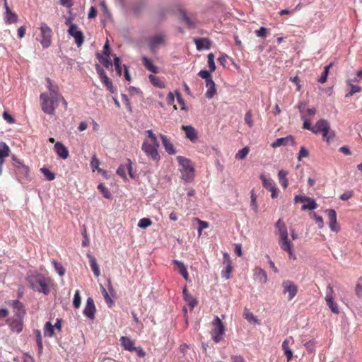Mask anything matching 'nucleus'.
<instances>
[{"label":"nucleus","instance_id":"f257e3e1","mask_svg":"<svg viewBox=\"0 0 362 362\" xmlns=\"http://www.w3.org/2000/svg\"><path fill=\"white\" fill-rule=\"evenodd\" d=\"M47 88L48 93H42L40 95V100L41 102V107L42 111L50 115H53L55 113V110L59 105L60 101L62 102L64 105V108H67V102L64 98L59 93V89L57 85L53 83L52 81L49 78H46Z\"/></svg>","mask_w":362,"mask_h":362},{"label":"nucleus","instance_id":"f03ea898","mask_svg":"<svg viewBox=\"0 0 362 362\" xmlns=\"http://www.w3.org/2000/svg\"><path fill=\"white\" fill-rule=\"evenodd\" d=\"M27 281L30 287L39 293L48 295L50 292L52 279L40 273H31L27 276Z\"/></svg>","mask_w":362,"mask_h":362},{"label":"nucleus","instance_id":"7ed1b4c3","mask_svg":"<svg viewBox=\"0 0 362 362\" xmlns=\"http://www.w3.org/2000/svg\"><path fill=\"white\" fill-rule=\"evenodd\" d=\"M276 228L279 235V244L281 249L288 252L290 259H296V257L293 250V243L288 239L286 224L281 219H279L276 223Z\"/></svg>","mask_w":362,"mask_h":362},{"label":"nucleus","instance_id":"20e7f679","mask_svg":"<svg viewBox=\"0 0 362 362\" xmlns=\"http://www.w3.org/2000/svg\"><path fill=\"white\" fill-rule=\"evenodd\" d=\"M312 132L313 134H321L323 139L329 143L335 136V133L331 129L330 124L327 119H320L313 126Z\"/></svg>","mask_w":362,"mask_h":362},{"label":"nucleus","instance_id":"39448f33","mask_svg":"<svg viewBox=\"0 0 362 362\" xmlns=\"http://www.w3.org/2000/svg\"><path fill=\"white\" fill-rule=\"evenodd\" d=\"M177 160L180 166L182 178L187 182H191L194 178V169L190 160L183 156H177Z\"/></svg>","mask_w":362,"mask_h":362},{"label":"nucleus","instance_id":"423d86ee","mask_svg":"<svg viewBox=\"0 0 362 362\" xmlns=\"http://www.w3.org/2000/svg\"><path fill=\"white\" fill-rule=\"evenodd\" d=\"M159 142H148V139H145L141 145V150L145 153L146 156L153 161L158 162L160 156L158 153Z\"/></svg>","mask_w":362,"mask_h":362},{"label":"nucleus","instance_id":"0eeeda50","mask_svg":"<svg viewBox=\"0 0 362 362\" xmlns=\"http://www.w3.org/2000/svg\"><path fill=\"white\" fill-rule=\"evenodd\" d=\"M224 331L225 328L221 320L218 317H215L211 331L213 340L216 343L219 342L223 339Z\"/></svg>","mask_w":362,"mask_h":362},{"label":"nucleus","instance_id":"6e6552de","mask_svg":"<svg viewBox=\"0 0 362 362\" xmlns=\"http://www.w3.org/2000/svg\"><path fill=\"white\" fill-rule=\"evenodd\" d=\"M40 44L44 49H47L52 45V30L45 23L40 24Z\"/></svg>","mask_w":362,"mask_h":362},{"label":"nucleus","instance_id":"1a4fd4ad","mask_svg":"<svg viewBox=\"0 0 362 362\" xmlns=\"http://www.w3.org/2000/svg\"><path fill=\"white\" fill-rule=\"evenodd\" d=\"M15 161V168H16V175L18 181L22 182L23 180H29V168L20 160L13 158Z\"/></svg>","mask_w":362,"mask_h":362},{"label":"nucleus","instance_id":"9d476101","mask_svg":"<svg viewBox=\"0 0 362 362\" xmlns=\"http://www.w3.org/2000/svg\"><path fill=\"white\" fill-rule=\"evenodd\" d=\"M68 33L74 38L75 43L78 47L81 46L84 42V35L78 27L74 23H70V27L68 30Z\"/></svg>","mask_w":362,"mask_h":362},{"label":"nucleus","instance_id":"9b49d317","mask_svg":"<svg viewBox=\"0 0 362 362\" xmlns=\"http://www.w3.org/2000/svg\"><path fill=\"white\" fill-rule=\"evenodd\" d=\"M166 35L164 33H159L148 38V46L152 52H154L158 47L164 45Z\"/></svg>","mask_w":362,"mask_h":362},{"label":"nucleus","instance_id":"f8f14e48","mask_svg":"<svg viewBox=\"0 0 362 362\" xmlns=\"http://www.w3.org/2000/svg\"><path fill=\"white\" fill-rule=\"evenodd\" d=\"M260 179L263 187L271 192V197L272 199L276 198L279 195V189L274 182L272 179H267L264 175H260Z\"/></svg>","mask_w":362,"mask_h":362},{"label":"nucleus","instance_id":"ddd939ff","mask_svg":"<svg viewBox=\"0 0 362 362\" xmlns=\"http://www.w3.org/2000/svg\"><path fill=\"white\" fill-rule=\"evenodd\" d=\"M11 331L19 334L23 328V319L12 317L8 318L6 321Z\"/></svg>","mask_w":362,"mask_h":362},{"label":"nucleus","instance_id":"4468645a","mask_svg":"<svg viewBox=\"0 0 362 362\" xmlns=\"http://www.w3.org/2000/svg\"><path fill=\"white\" fill-rule=\"evenodd\" d=\"M333 293H334L333 288L330 285H329L327 287V294L325 296V301L333 313L339 314V309L337 304L334 302Z\"/></svg>","mask_w":362,"mask_h":362},{"label":"nucleus","instance_id":"2eb2a0df","mask_svg":"<svg viewBox=\"0 0 362 362\" xmlns=\"http://www.w3.org/2000/svg\"><path fill=\"white\" fill-rule=\"evenodd\" d=\"M325 213L329 219V227L330 230L334 233H339L340 231L341 227L337 223L336 211L334 209H327Z\"/></svg>","mask_w":362,"mask_h":362},{"label":"nucleus","instance_id":"dca6fc26","mask_svg":"<svg viewBox=\"0 0 362 362\" xmlns=\"http://www.w3.org/2000/svg\"><path fill=\"white\" fill-rule=\"evenodd\" d=\"M96 71L102 83L107 87L111 93H114L115 89L113 87L112 81L108 78L105 71L98 65L96 66Z\"/></svg>","mask_w":362,"mask_h":362},{"label":"nucleus","instance_id":"f3484780","mask_svg":"<svg viewBox=\"0 0 362 362\" xmlns=\"http://www.w3.org/2000/svg\"><path fill=\"white\" fill-rule=\"evenodd\" d=\"M283 292L284 293H288V300H292L294 296L296 295L298 288L297 286L291 281H284L282 284Z\"/></svg>","mask_w":362,"mask_h":362},{"label":"nucleus","instance_id":"a211bd4d","mask_svg":"<svg viewBox=\"0 0 362 362\" xmlns=\"http://www.w3.org/2000/svg\"><path fill=\"white\" fill-rule=\"evenodd\" d=\"M96 309L94 304V301L92 298H88L86 300V304L83 310V314L88 318L93 320L95 317Z\"/></svg>","mask_w":362,"mask_h":362},{"label":"nucleus","instance_id":"6ab92c4d","mask_svg":"<svg viewBox=\"0 0 362 362\" xmlns=\"http://www.w3.org/2000/svg\"><path fill=\"white\" fill-rule=\"evenodd\" d=\"M182 129L185 132L186 137L192 142L194 143L197 140V132L191 125H182Z\"/></svg>","mask_w":362,"mask_h":362},{"label":"nucleus","instance_id":"aec40b11","mask_svg":"<svg viewBox=\"0 0 362 362\" xmlns=\"http://www.w3.org/2000/svg\"><path fill=\"white\" fill-rule=\"evenodd\" d=\"M12 306L15 310V315L13 317L23 319L26 313L23 303L19 300H16L13 301Z\"/></svg>","mask_w":362,"mask_h":362},{"label":"nucleus","instance_id":"412c9836","mask_svg":"<svg viewBox=\"0 0 362 362\" xmlns=\"http://www.w3.org/2000/svg\"><path fill=\"white\" fill-rule=\"evenodd\" d=\"M54 151L61 158L65 160L69 157L67 148L61 142H57L54 145Z\"/></svg>","mask_w":362,"mask_h":362},{"label":"nucleus","instance_id":"4be33fe9","mask_svg":"<svg viewBox=\"0 0 362 362\" xmlns=\"http://www.w3.org/2000/svg\"><path fill=\"white\" fill-rule=\"evenodd\" d=\"M160 139L163 143V145L165 148V151L170 155H174L176 153V151L173 144L171 143L170 139L167 138L166 136L161 134Z\"/></svg>","mask_w":362,"mask_h":362},{"label":"nucleus","instance_id":"5701e85b","mask_svg":"<svg viewBox=\"0 0 362 362\" xmlns=\"http://www.w3.org/2000/svg\"><path fill=\"white\" fill-rule=\"evenodd\" d=\"M288 144H294V139L292 136L279 138L275 141H274L271 146L273 148H276V147H279L281 146H286Z\"/></svg>","mask_w":362,"mask_h":362},{"label":"nucleus","instance_id":"b1692460","mask_svg":"<svg viewBox=\"0 0 362 362\" xmlns=\"http://www.w3.org/2000/svg\"><path fill=\"white\" fill-rule=\"evenodd\" d=\"M4 8L6 9V19L7 23L10 24L16 23L18 21V16L11 11L6 0H4Z\"/></svg>","mask_w":362,"mask_h":362},{"label":"nucleus","instance_id":"393cba45","mask_svg":"<svg viewBox=\"0 0 362 362\" xmlns=\"http://www.w3.org/2000/svg\"><path fill=\"white\" fill-rule=\"evenodd\" d=\"M254 276L261 284H265L267 281V275L266 272L260 267H257L255 268Z\"/></svg>","mask_w":362,"mask_h":362},{"label":"nucleus","instance_id":"a878e982","mask_svg":"<svg viewBox=\"0 0 362 362\" xmlns=\"http://www.w3.org/2000/svg\"><path fill=\"white\" fill-rule=\"evenodd\" d=\"M121 345L125 350L133 352L135 349L134 341L128 337H122L120 338Z\"/></svg>","mask_w":362,"mask_h":362},{"label":"nucleus","instance_id":"bb28decb","mask_svg":"<svg viewBox=\"0 0 362 362\" xmlns=\"http://www.w3.org/2000/svg\"><path fill=\"white\" fill-rule=\"evenodd\" d=\"M87 257L89 259L91 270L93 271L94 275L96 277H98L100 275V271L95 257L90 254H87Z\"/></svg>","mask_w":362,"mask_h":362},{"label":"nucleus","instance_id":"cd10ccee","mask_svg":"<svg viewBox=\"0 0 362 362\" xmlns=\"http://www.w3.org/2000/svg\"><path fill=\"white\" fill-rule=\"evenodd\" d=\"M290 339L293 341V337H290L289 339H286L282 343V349H283L284 354L286 356L288 362H289L290 360L293 357V351H291V349L289 348V346H288Z\"/></svg>","mask_w":362,"mask_h":362},{"label":"nucleus","instance_id":"c85d7f7f","mask_svg":"<svg viewBox=\"0 0 362 362\" xmlns=\"http://www.w3.org/2000/svg\"><path fill=\"white\" fill-rule=\"evenodd\" d=\"M194 42L198 50L209 49L211 47L210 41L206 38L194 39Z\"/></svg>","mask_w":362,"mask_h":362},{"label":"nucleus","instance_id":"c756f323","mask_svg":"<svg viewBox=\"0 0 362 362\" xmlns=\"http://www.w3.org/2000/svg\"><path fill=\"white\" fill-rule=\"evenodd\" d=\"M143 65L152 73L156 74L158 72V67L155 66L152 61L146 57H142Z\"/></svg>","mask_w":362,"mask_h":362},{"label":"nucleus","instance_id":"7c9ffc66","mask_svg":"<svg viewBox=\"0 0 362 362\" xmlns=\"http://www.w3.org/2000/svg\"><path fill=\"white\" fill-rule=\"evenodd\" d=\"M206 86L208 88L206 96L208 98H211L216 93V89H215V83L213 81V80H208V81L206 82Z\"/></svg>","mask_w":362,"mask_h":362},{"label":"nucleus","instance_id":"2f4dec72","mask_svg":"<svg viewBox=\"0 0 362 362\" xmlns=\"http://www.w3.org/2000/svg\"><path fill=\"white\" fill-rule=\"evenodd\" d=\"M173 264L177 267L180 274L187 281L189 275L185 264L178 260H173Z\"/></svg>","mask_w":362,"mask_h":362},{"label":"nucleus","instance_id":"473e14b6","mask_svg":"<svg viewBox=\"0 0 362 362\" xmlns=\"http://www.w3.org/2000/svg\"><path fill=\"white\" fill-rule=\"evenodd\" d=\"M287 175H288V172L284 170H279V172L278 173L279 182L281 184V185L284 187V189L287 188L288 185V180L286 178Z\"/></svg>","mask_w":362,"mask_h":362},{"label":"nucleus","instance_id":"72a5a7b5","mask_svg":"<svg viewBox=\"0 0 362 362\" xmlns=\"http://www.w3.org/2000/svg\"><path fill=\"white\" fill-rule=\"evenodd\" d=\"M148 78L151 83L156 87L159 88H163L165 87V83L157 76L154 75H149Z\"/></svg>","mask_w":362,"mask_h":362},{"label":"nucleus","instance_id":"f704fd0d","mask_svg":"<svg viewBox=\"0 0 362 362\" xmlns=\"http://www.w3.org/2000/svg\"><path fill=\"white\" fill-rule=\"evenodd\" d=\"M54 334V326L50 322H47L44 327V335L45 337H52Z\"/></svg>","mask_w":362,"mask_h":362},{"label":"nucleus","instance_id":"c9c22d12","mask_svg":"<svg viewBox=\"0 0 362 362\" xmlns=\"http://www.w3.org/2000/svg\"><path fill=\"white\" fill-rule=\"evenodd\" d=\"M347 84L350 87V91L346 93V97H350L356 93H360L361 91V88L360 86L354 85L351 83V81H347Z\"/></svg>","mask_w":362,"mask_h":362},{"label":"nucleus","instance_id":"e433bc0d","mask_svg":"<svg viewBox=\"0 0 362 362\" xmlns=\"http://www.w3.org/2000/svg\"><path fill=\"white\" fill-rule=\"evenodd\" d=\"M306 202L308 203L307 204H304V205L302 206V209H301L303 211L308 210V209L313 210V209H315L317 207V203L312 198L309 197L308 200H307Z\"/></svg>","mask_w":362,"mask_h":362},{"label":"nucleus","instance_id":"4c0bfd02","mask_svg":"<svg viewBox=\"0 0 362 362\" xmlns=\"http://www.w3.org/2000/svg\"><path fill=\"white\" fill-rule=\"evenodd\" d=\"M34 334L35 335L36 343L38 346L39 352L41 353L43 349L41 332L39 329H35L34 330Z\"/></svg>","mask_w":362,"mask_h":362},{"label":"nucleus","instance_id":"58836bf2","mask_svg":"<svg viewBox=\"0 0 362 362\" xmlns=\"http://www.w3.org/2000/svg\"><path fill=\"white\" fill-rule=\"evenodd\" d=\"M332 65H333V64L330 63L329 64H328L327 66H326L324 68V71L322 72L321 76L318 79V81L320 83H324L326 82V81L327 79V76H328V74H329V69L332 66Z\"/></svg>","mask_w":362,"mask_h":362},{"label":"nucleus","instance_id":"ea45409f","mask_svg":"<svg viewBox=\"0 0 362 362\" xmlns=\"http://www.w3.org/2000/svg\"><path fill=\"white\" fill-rule=\"evenodd\" d=\"M9 152V147L4 142L0 143V157L6 158L8 156Z\"/></svg>","mask_w":362,"mask_h":362},{"label":"nucleus","instance_id":"a19ab883","mask_svg":"<svg viewBox=\"0 0 362 362\" xmlns=\"http://www.w3.org/2000/svg\"><path fill=\"white\" fill-rule=\"evenodd\" d=\"M249 151H250L249 147L245 146V147L243 148L242 149H240L238 151V153L235 155V158L238 160L244 159L248 154Z\"/></svg>","mask_w":362,"mask_h":362},{"label":"nucleus","instance_id":"79ce46f5","mask_svg":"<svg viewBox=\"0 0 362 362\" xmlns=\"http://www.w3.org/2000/svg\"><path fill=\"white\" fill-rule=\"evenodd\" d=\"M100 62L107 68L112 65L110 54L107 52H105V55L100 58Z\"/></svg>","mask_w":362,"mask_h":362},{"label":"nucleus","instance_id":"37998d69","mask_svg":"<svg viewBox=\"0 0 362 362\" xmlns=\"http://www.w3.org/2000/svg\"><path fill=\"white\" fill-rule=\"evenodd\" d=\"M52 264L54 267L56 272L59 274V276H62L65 274V269L62 266V264L58 262L56 260L52 261Z\"/></svg>","mask_w":362,"mask_h":362},{"label":"nucleus","instance_id":"c03bdc74","mask_svg":"<svg viewBox=\"0 0 362 362\" xmlns=\"http://www.w3.org/2000/svg\"><path fill=\"white\" fill-rule=\"evenodd\" d=\"M90 165L91 168H92V170L93 172L95 170H98V172L101 171V170L99 169L100 161H99V160L98 159V158L96 157L95 155H93L92 156V159H91Z\"/></svg>","mask_w":362,"mask_h":362},{"label":"nucleus","instance_id":"a18cd8bd","mask_svg":"<svg viewBox=\"0 0 362 362\" xmlns=\"http://www.w3.org/2000/svg\"><path fill=\"white\" fill-rule=\"evenodd\" d=\"M207 58L209 70L211 72H213L216 69V66L214 63V54L213 53H209L207 56Z\"/></svg>","mask_w":362,"mask_h":362},{"label":"nucleus","instance_id":"49530a36","mask_svg":"<svg viewBox=\"0 0 362 362\" xmlns=\"http://www.w3.org/2000/svg\"><path fill=\"white\" fill-rule=\"evenodd\" d=\"M40 170L42 173V174L45 175V177H46L47 180L52 181V180H54V178H55L54 173H52L49 169L42 168L40 169Z\"/></svg>","mask_w":362,"mask_h":362},{"label":"nucleus","instance_id":"de8ad7c7","mask_svg":"<svg viewBox=\"0 0 362 362\" xmlns=\"http://www.w3.org/2000/svg\"><path fill=\"white\" fill-rule=\"evenodd\" d=\"M245 317L250 323H253L255 325L259 324L258 320L253 315L252 313L245 311Z\"/></svg>","mask_w":362,"mask_h":362},{"label":"nucleus","instance_id":"09e8293b","mask_svg":"<svg viewBox=\"0 0 362 362\" xmlns=\"http://www.w3.org/2000/svg\"><path fill=\"white\" fill-rule=\"evenodd\" d=\"M245 122L250 128H252L253 127L254 123L252 120V113L251 110H249L246 112L245 116Z\"/></svg>","mask_w":362,"mask_h":362},{"label":"nucleus","instance_id":"8fccbe9b","mask_svg":"<svg viewBox=\"0 0 362 362\" xmlns=\"http://www.w3.org/2000/svg\"><path fill=\"white\" fill-rule=\"evenodd\" d=\"M151 221L148 218H143L140 219L138 223V226L141 228H146L151 225Z\"/></svg>","mask_w":362,"mask_h":362},{"label":"nucleus","instance_id":"3c124183","mask_svg":"<svg viewBox=\"0 0 362 362\" xmlns=\"http://www.w3.org/2000/svg\"><path fill=\"white\" fill-rule=\"evenodd\" d=\"M196 220L199 224L198 232H199V236H200L202 235V230L207 228L209 227V223L207 222L202 221L199 218H196Z\"/></svg>","mask_w":362,"mask_h":362},{"label":"nucleus","instance_id":"603ef678","mask_svg":"<svg viewBox=\"0 0 362 362\" xmlns=\"http://www.w3.org/2000/svg\"><path fill=\"white\" fill-rule=\"evenodd\" d=\"M102 293L103 295V297H104L106 303L107 304V305L109 307H112V305L114 304V302L110 297V296H109L108 293L107 292V291L105 290V288L103 287V290H102Z\"/></svg>","mask_w":362,"mask_h":362},{"label":"nucleus","instance_id":"864d4df0","mask_svg":"<svg viewBox=\"0 0 362 362\" xmlns=\"http://www.w3.org/2000/svg\"><path fill=\"white\" fill-rule=\"evenodd\" d=\"M98 189L103 193V196L105 198H107V199L110 198L111 194H110V191L108 190V189L106 188L103 184L101 183V184L98 185Z\"/></svg>","mask_w":362,"mask_h":362},{"label":"nucleus","instance_id":"5fc2aeb1","mask_svg":"<svg viewBox=\"0 0 362 362\" xmlns=\"http://www.w3.org/2000/svg\"><path fill=\"white\" fill-rule=\"evenodd\" d=\"M199 76L206 80V82L208 81V80H212L211 76V71H206V70H201L198 73Z\"/></svg>","mask_w":362,"mask_h":362},{"label":"nucleus","instance_id":"6e6d98bb","mask_svg":"<svg viewBox=\"0 0 362 362\" xmlns=\"http://www.w3.org/2000/svg\"><path fill=\"white\" fill-rule=\"evenodd\" d=\"M73 305L74 308H78L81 305V296H80V292L78 290H77L75 292L74 300H73Z\"/></svg>","mask_w":362,"mask_h":362},{"label":"nucleus","instance_id":"4d7b16f0","mask_svg":"<svg viewBox=\"0 0 362 362\" xmlns=\"http://www.w3.org/2000/svg\"><path fill=\"white\" fill-rule=\"evenodd\" d=\"M181 18L185 21V23L189 27L192 28L194 26L195 23L193 21H192L185 13H181Z\"/></svg>","mask_w":362,"mask_h":362},{"label":"nucleus","instance_id":"13d9d810","mask_svg":"<svg viewBox=\"0 0 362 362\" xmlns=\"http://www.w3.org/2000/svg\"><path fill=\"white\" fill-rule=\"evenodd\" d=\"M146 134L148 136L147 139L148 140V142H158L156 134L153 132L151 129L146 130Z\"/></svg>","mask_w":362,"mask_h":362},{"label":"nucleus","instance_id":"bf43d9fd","mask_svg":"<svg viewBox=\"0 0 362 362\" xmlns=\"http://www.w3.org/2000/svg\"><path fill=\"white\" fill-rule=\"evenodd\" d=\"M114 64L115 66L116 71L119 76L122 75V68L120 66V59L118 57L115 56L114 57Z\"/></svg>","mask_w":362,"mask_h":362},{"label":"nucleus","instance_id":"052dcab7","mask_svg":"<svg viewBox=\"0 0 362 362\" xmlns=\"http://www.w3.org/2000/svg\"><path fill=\"white\" fill-rule=\"evenodd\" d=\"M250 194L251 205L252 206L254 211L256 212L257 211V196L255 194L253 189L250 192Z\"/></svg>","mask_w":362,"mask_h":362},{"label":"nucleus","instance_id":"680f3d73","mask_svg":"<svg viewBox=\"0 0 362 362\" xmlns=\"http://www.w3.org/2000/svg\"><path fill=\"white\" fill-rule=\"evenodd\" d=\"M301 119L303 120V127L305 129H308L312 132L313 126H311V124L308 121V119L306 118V116L305 115H302Z\"/></svg>","mask_w":362,"mask_h":362},{"label":"nucleus","instance_id":"e2e57ef3","mask_svg":"<svg viewBox=\"0 0 362 362\" xmlns=\"http://www.w3.org/2000/svg\"><path fill=\"white\" fill-rule=\"evenodd\" d=\"M117 174L124 178V180H127L126 168L123 165H121L118 167L117 170Z\"/></svg>","mask_w":362,"mask_h":362},{"label":"nucleus","instance_id":"0e129e2a","mask_svg":"<svg viewBox=\"0 0 362 362\" xmlns=\"http://www.w3.org/2000/svg\"><path fill=\"white\" fill-rule=\"evenodd\" d=\"M185 300L188 303L189 305L193 308L197 305V300L189 294L186 295Z\"/></svg>","mask_w":362,"mask_h":362},{"label":"nucleus","instance_id":"69168bd1","mask_svg":"<svg viewBox=\"0 0 362 362\" xmlns=\"http://www.w3.org/2000/svg\"><path fill=\"white\" fill-rule=\"evenodd\" d=\"M255 34L257 37L264 38L267 36V29L264 27H261L259 30H255Z\"/></svg>","mask_w":362,"mask_h":362},{"label":"nucleus","instance_id":"338daca9","mask_svg":"<svg viewBox=\"0 0 362 362\" xmlns=\"http://www.w3.org/2000/svg\"><path fill=\"white\" fill-rule=\"evenodd\" d=\"M308 155H309L308 151L305 149V147L302 146L300 149L298 159V160H301V159L303 158L308 157Z\"/></svg>","mask_w":362,"mask_h":362},{"label":"nucleus","instance_id":"774afa93","mask_svg":"<svg viewBox=\"0 0 362 362\" xmlns=\"http://www.w3.org/2000/svg\"><path fill=\"white\" fill-rule=\"evenodd\" d=\"M356 292L357 296H362V279H359V281H358V284L356 286Z\"/></svg>","mask_w":362,"mask_h":362}]
</instances>
